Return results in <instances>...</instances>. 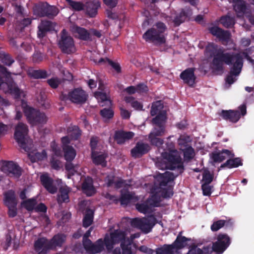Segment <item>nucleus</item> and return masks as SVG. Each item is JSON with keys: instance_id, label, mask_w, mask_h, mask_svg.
<instances>
[{"instance_id": "2eb2a0df", "label": "nucleus", "mask_w": 254, "mask_h": 254, "mask_svg": "<svg viewBox=\"0 0 254 254\" xmlns=\"http://www.w3.org/2000/svg\"><path fill=\"white\" fill-rule=\"evenodd\" d=\"M68 98L72 102L83 103L87 99V94L82 89L77 88L69 93Z\"/></svg>"}, {"instance_id": "bf43d9fd", "label": "nucleus", "mask_w": 254, "mask_h": 254, "mask_svg": "<svg viewBox=\"0 0 254 254\" xmlns=\"http://www.w3.org/2000/svg\"><path fill=\"white\" fill-rule=\"evenodd\" d=\"M65 168L69 174L71 175H73L74 172L77 171V167L74 166L71 163H67L65 166Z\"/></svg>"}, {"instance_id": "473e14b6", "label": "nucleus", "mask_w": 254, "mask_h": 254, "mask_svg": "<svg viewBox=\"0 0 254 254\" xmlns=\"http://www.w3.org/2000/svg\"><path fill=\"white\" fill-rule=\"evenodd\" d=\"M4 203L6 206L10 205H16L17 201L15 197L14 193L12 190H9L4 194Z\"/></svg>"}, {"instance_id": "c85d7f7f", "label": "nucleus", "mask_w": 254, "mask_h": 254, "mask_svg": "<svg viewBox=\"0 0 254 254\" xmlns=\"http://www.w3.org/2000/svg\"><path fill=\"white\" fill-rule=\"evenodd\" d=\"M82 188L84 192L88 196L92 195L95 192V189L92 185V180L90 178L88 177L85 179Z\"/></svg>"}, {"instance_id": "58836bf2", "label": "nucleus", "mask_w": 254, "mask_h": 254, "mask_svg": "<svg viewBox=\"0 0 254 254\" xmlns=\"http://www.w3.org/2000/svg\"><path fill=\"white\" fill-rule=\"evenodd\" d=\"M93 212L91 210H87L83 220V225L85 227L89 226L92 223Z\"/></svg>"}, {"instance_id": "0e129e2a", "label": "nucleus", "mask_w": 254, "mask_h": 254, "mask_svg": "<svg viewBox=\"0 0 254 254\" xmlns=\"http://www.w3.org/2000/svg\"><path fill=\"white\" fill-rule=\"evenodd\" d=\"M8 130V127L7 126L0 123V137L6 133Z\"/></svg>"}, {"instance_id": "f8f14e48", "label": "nucleus", "mask_w": 254, "mask_h": 254, "mask_svg": "<svg viewBox=\"0 0 254 254\" xmlns=\"http://www.w3.org/2000/svg\"><path fill=\"white\" fill-rule=\"evenodd\" d=\"M1 170L4 173L14 178H17L21 175L20 169L12 162H3Z\"/></svg>"}, {"instance_id": "a18cd8bd", "label": "nucleus", "mask_w": 254, "mask_h": 254, "mask_svg": "<svg viewBox=\"0 0 254 254\" xmlns=\"http://www.w3.org/2000/svg\"><path fill=\"white\" fill-rule=\"evenodd\" d=\"M68 5L73 9L80 10L84 9L83 5L80 2H76L71 0H65Z\"/></svg>"}, {"instance_id": "4d7b16f0", "label": "nucleus", "mask_w": 254, "mask_h": 254, "mask_svg": "<svg viewBox=\"0 0 254 254\" xmlns=\"http://www.w3.org/2000/svg\"><path fill=\"white\" fill-rule=\"evenodd\" d=\"M120 114L122 118L125 119H128L130 116V112L128 110L124 109L123 107H120Z\"/></svg>"}, {"instance_id": "680f3d73", "label": "nucleus", "mask_w": 254, "mask_h": 254, "mask_svg": "<svg viewBox=\"0 0 254 254\" xmlns=\"http://www.w3.org/2000/svg\"><path fill=\"white\" fill-rule=\"evenodd\" d=\"M104 2L110 7H114L116 6L118 0H103Z\"/></svg>"}, {"instance_id": "864d4df0", "label": "nucleus", "mask_w": 254, "mask_h": 254, "mask_svg": "<svg viewBox=\"0 0 254 254\" xmlns=\"http://www.w3.org/2000/svg\"><path fill=\"white\" fill-rule=\"evenodd\" d=\"M49 84L52 88H57L61 82V81L56 77H53L48 80Z\"/></svg>"}, {"instance_id": "a19ab883", "label": "nucleus", "mask_w": 254, "mask_h": 254, "mask_svg": "<svg viewBox=\"0 0 254 254\" xmlns=\"http://www.w3.org/2000/svg\"><path fill=\"white\" fill-rule=\"evenodd\" d=\"M69 192L68 188L61 189L60 190V195L58 196V200L59 202H67L68 200V193Z\"/></svg>"}, {"instance_id": "338daca9", "label": "nucleus", "mask_w": 254, "mask_h": 254, "mask_svg": "<svg viewBox=\"0 0 254 254\" xmlns=\"http://www.w3.org/2000/svg\"><path fill=\"white\" fill-rule=\"evenodd\" d=\"M138 92L144 93L148 91V88L146 85L144 84H139L137 86Z\"/></svg>"}, {"instance_id": "e433bc0d", "label": "nucleus", "mask_w": 254, "mask_h": 254, "mask_svg": "<svg viewBox=\"0 0 254 254\" xmlns=\"http://www.w3.org/2000/svg\"><path fill=\"white\" fill-rule=\"evenodd\" d=\"M242 165L241 160L238 158H235L234 159H228L226 163L221 165V168H224L227 167L229 168L238 167L239 166Z\"/></svg>"}, {"instance_id": "72a5a7b5", "label": "nucleus", "mask_w": 254, "mask_h": 254, "mask_svg": "<svg viewBox=\"0 0 254 254\" xmlns=\"http://www.w3.org/2000/svg\"><path fill=\"white\" fill-rule=\"evenodd\" d=\"M158 179L160 182L161 185H165L168 182L173 181L175 176L170 172H166L158 176Z\"/></svg>"}, {"instance_id": "49530a36", "label": "nucleus", "mask_w": 254, "mask_h": 254, "mask_svg": "<svg viewBox=\"0 0 254 254\" xmlns=\"http://www.w3.org/2000/svg\"><path fill=\"white\" fill-rule=\"evenodd\" d=\"M100 113L105 121L112 118L114 116V112L111 109H104L101 111Z\"/></svg>"}, {"instance_id": "4468645a", "label": "nucleus", "mask_w": 254, "mask_h": 254, "mask_svg": "<svg viewBox=\"0 0 254 254\" xmlns=\"http://www.w3.org/2000/svg\"><path fill=\"white\" fill-rule=\"evenodd\" d=\"M98 139L96 137H93L91 139L90 145L92 150V158L93 162L95 164H103V161H99L98 158L102 157V160H104L105 156L103 154L98 155V151H101L102 146L98 144Z\"/></svg>"}, {"instance_id": "09e8293b", "label": "nucleus", "mask_w": 254, "mask_h": 254, "mask_svg": "<svg viewBox=\"0 0 254 254\" xmlns=\"http://www.w3.org/2000/svg\"><path fill=\"white\" fill-rule=\"evenodd\" d=\"M184 158L186 160L192 158L194 155V150L191 147H188L184 151Z\"/></svg>"}, {"instance_id": "ea45409f", "label": "nucleus", "mask_w": 254, "mask_h": 254, "mask_svg": "<svg viewBox=\"0 0 254 254\" xmlns=\"http://www.w3.org/2000/svg\"><path fill=\"white\" fill-rule=\"evenodd\" d=\"M171 245H164L157 249L156 254H173L175 252Z\"/></svg>"}, {"instance_id": "69168bd1", "label": "nucleus", "mask_w": 254, "mask_h": 254, "mask_svg": "<svg viewBox=\"0 0 254 254\" xmlns=\"http://www.w3.org/2000/svg\"><path fill=\"white\" fill-rule=\"evenodd\" d=\"M2 62L6 65H10L13 62V61L10 56L7 55L5 56L2 59Z\"/></svg>"}, {"instance_id": "c03bdc74", "label": "nucleus", "mask_w": 254, "mask_h": 254, "mask_svg": "<svg viewBox=\"0 0 254 254\" xmlns=\"http://www.w3.org/2000/svg\"><path fill=\"white\" fill-rule=\"evenodd\" d=\"M21 204L23 207L26 208L27 210H31L35 208L36 200L35 199H29L23 201Z\"/></svg>"}, {"instance_id": "1a4fd4ad", "label": "nucleus", "mask_w": 254, "mask_h": 254, "mask_svg": "<svg viewBox=\"0 0 254 254\" xmlns=\"http://www.w3.org/2000/svg\"><path fill=\"white\" fill-rule=\"evenodd\" d=\"M91 229L85 234L83 239V245L87 252L92 254L101 252L104 250V243L102 240H99L95 244H92L91 241L87 239L91 233Z\"/></svg>"}, {"instance_id": "c9c22d12", "label": "nucleus", "mask_w": 254, "mask_h": 254, "mask_svg": "<svg viewBox=\"0 0 254 254\" xmlns=\"http://www.w3.org/2000/svg\"><path fill=\"white\" fill-rule=\"evenodd\" d=\"M64 156L67 161H72L76 156V151L71 146H67L64 148Z\"/></svg>"}, {"instance_id": "79ce46f5", "label": "nucleus", "mask_w": 254, "mask_h": 254, "mask_svg": "<svg viewBox=\"0 0 254 254\" xmlns=\"http://www.w3.org/2000/svg\"><path fill=\"white\" fill-rule=\"evenodd\" d=\"M102 63H105V64H108L110 65L117 72L121 71V67L118 63H115L107 59H101L99 61V63L102 64Z\"/></svg>"}, {"instance_id": "5fc2aeb1", "label": "nucleus", "mask_w": 254, "mask_h": 254, "mask_svg": "<svg viewBox=\"0 0 254 254\" xmlns=\"http://www.w3.org/2000/svg\"><path fill=\"white\" fill-rule=\"evenodd\" d=\"M11 237L10 235H7L5 240L1 242V246L4 250H7L10 245Z\"/></svg>"}, {"instance_id": "393cba45", "label": "nucleus", "mask_w": 254, "mask_h": 254, "mask_svg": "<svg viewBox=\"0 0 254 254\" xmlns=\"http://www.w3.org/2000/svg\"><path fill=\"white\" fill-rule=\"evenodd\" d=\"M134 136L132 132H126L124 131H119L115 134V139L118 143L121 144L126 140L131 138Z\"/></svg>"}, {"instance_id": "13d9d810", "label": "nucleus", "mask_w": 254, "mask_h": 254, "mask_svg": "<svg viewBox=\"0 0 254 254\" xmlns=\"http://www.w3.org/2000/svg\"><path fill=\"white\" fill-rule=\"evenodd\" d=\"M132 196L128 193H126L122 196L121 203L122 204H127V203L131 200Z\"/></svg>"}, {"instance_id": "a211bd4d", "label": "nucleus", "mask_w": 254, "mask_h": 254, "mask_svg": "<svg viewBox=\"0 0 254 254\" xmlns=\"http://www.w3.org/2000/svg\"><path fill=\"white\" fill-rule=\"evenodd\" d=\"M184 82L190 86H192L195 83V76L193 68H188L184 71L180 75Z\"/></svg>"}, {"instance_id": "6ab92c4d", "label": "nucleus", "mask_w": 254, "mask_h": 254, "mask_svg": "<svg viewBox=\"0 0 254 254\" xmlns=\"http://www.w3.org/2000/svg\"><path fill=\"white\" fill-rule=\"evenodd\" d=\"M210 32L222 41H229L230 34L228 31H223L217 26H212L209 28Z\"/></svg>"}, {"instance_id": "de8ad7c7", "label": "nucleus", "mask_w": 254, "mask_h": 254, "mask_svg": "<svg viewBox=\"0 0 254 254\" xmlns=\"http://www.w3.org/2000/svg\"><path fill=\"white\" fill-rule=\"evenodd\" d=\"M225 221L224 220H218L214 222L211 226V229L213 231H216L221 228L225 225Z\"/></svg>"}, {"instance_id": "7ed1b4c3", "label": "nucleus", "mask_w": 254, "mask_h": 254, "mask_svg": "<svg viewBox=\"0 0 254 254\" xmlns=\"http://www.w3.org/2000/svg\"><path fill=\"white\" fill-rule=\"evenodd\" d=\"M163 108L162 102L160 101H157L153 104L151 110V115H156V117L153 120V123L155 125V127L150 132L149 138L152 144L157 146L161 145L163 141L157 136H161L165 132L162 125L165 121L166 117L165 112L162 110Z\"/></svg>"}, {"instance_id": "8fccbe9b", "label": "nucleus", "mask_w": 254, "mask_h": 254, "mask_svg": "<svg viewBox=\"0 0 254 254\" xmlns=\"http://www.w3.org/2000/svg\"><path fill=\"white\" fill-rule=\"evenodd\" d=\"M58 9L54 6H50L47 4L46 10V16H54L58 13Z\"/></svg>"}, {"instance_id": "cd10ccee", "label": "nucleus", "mask_w": 254, "mask_h": 254, "mask_svg": "<svg viewBox=\"0 0 254 254\" xmlns=\"http://www.w3.org/2000/svg\"><path fill=\"white\" fill-rule=\"evenodd\" d=\"M95 97L98 100V102L101 104L102 106H110L111 101L109 97L106 92H97L95 93Z\"/></svg>"}, {"instance_id": "412c9836", "label": "nucleus", "mask_w": 254, "mask_h": 254, "mask_svg": "<svg viewBox=\"0 0 254 254\" xmlns=\"http://www.w3.org/2000/svg\"><path fill=\"white\" fill-rule=\"evenodd\" d=\"M157 206V203L152 202V199H150L146 202L137 204L136 208L139 212L143 213H147L152 211V207Z\"/></svg>"}, {"instance_id": "0eeeda50", "label": "nucleus", "mask_w": 254, "mask_h": 254, "mask_svg": "<svg viewBox=\"0 0 254 254\" xmlns=\"http://www.w3.org/2000/svg\"><path fill=\"white\" fill-rule=\"evenodd\" d=\"M6 69L2 66H0V88L5 92H10L15 94L18 97L20 94V90L17 88L13 87L11 80L8 76Z\"/></svg>"}, {"instance_id": "2f4dec72", "label": "nucleus", "mask_w": 254, "mask_h": 254, "mask_svg": "<svg viewBox=\"0 0 254 254\" xmlns=\"http://www.w3.org/2000/svg\"><path fill=\"white\" fill-rule=\"evenodd\" d=\"M47 3H40L35 5L33 8L34 14L38 16H46Z\"/></svg>"}, {"instance_id": "6e6552de", "label": "nucleus", "mask_w": 254, "mask_h": 254, "mask_svg": "<svg viewBox=\"0 0 254 254\" xmlns=\"http://www.w3.org/2000/svg\"><path fill=\"white\" fill-rule=\"evenodd\" d=\"M155 224V219L153 216L147 218H135L131 221V225L139 228L145 233L149 232Z\"/></svg>"}, {"instance_id": "f704fd0d", "label": "nucleus", "mask_w": 254, "mask_h": 254, "mask_svg": "<svg viewBox=\"0 0 254 254\" xmlns=\"http://www.w3.org/2000/svg\"><path fill=\"white\" fill-rule=\"evenodd\" d=\"M124 100L127 103L130 104L131 106L135 110H141L142 109V104L140 102L135 100V99L132 97H125Z\"/></svg>"}, {"instance_id": "423d86ee", "label": "nucleus", "mask_w": 254, "mask_h": 254, "mask_svg": "<svg viewBox=\"0 0 254 254\" xmlns=\"http://www.w3.org/2000/svg\"><path fill=\"white\" fill-rule=\"evenodd\" d=\"M23 108L27 119L32 125H37L47 122L48 119L45 114L40 113L26 105H24Z\"/></svg>"}, {"instance_id": "e2e57ef3", "label": "nucleus", "mask_w": 254, "mask_h": 254, "mask_svg": "<svg viewBox=\"0 0 254 254\" xmlns=\"http://www.w3.org/2000/svg\"><path fill=\"white\" fill-rule=\"evenodd\" d=\"M125 92L127 93L128 94H132L135 93L136 92H138L137 87L134 86H129L127 87L125 90Z\"/></svg>"}, {"instance_id": "ddd939ff", "label": "nucleus", "mask_w": 254, "mask_h": 254, "mask_svg": "<svg viewBox=\"0 0 254 254\" xmlns=\"http://www.w3.org/2000/svg\"><path fill=\"white\" fill-rule=\"evenodd\" d=\"M230 244V239L226 235H219L218 236L217 241L214 243L212 247L213 250L218 253H222Z\"/></svg>"}, {"instance_id": "b1692460", "label": "nucleus", "mask_w": 254, "mask_h": 254, "mask_svg": "<svg viewBox=\"0 0 254 254\" xmlns=\"http://www.w3.org/2000/svg\"><path fill=\"white\" fill-rule=\"evenodd\" d=\"M100 6V3L98 0L87 3L85 6L87 14L91 17L95 16L97 13V9Z\"/></svg>"}, {"instance_id": "6e6d98bb", "label": "nucleus", "mask_w": 254, "mask_h": 254, "mask_svg": "<svg viewBox=\"0 0 254 254\" xmlns=\"http://www.w3.org/2000/svg\"><path fill=\"white\" fill-rule=\"evenodd\" d=\"M208 184L205 183L202 185L203 194L204 195H210L211 193V187Z\"/></svg>"}, {"instance_id": "dca6fc26", "label": "nucleus", "mask_w": 254, "mask_h": 254, "mask_svg": "<svg viewBox=\"0 0 254 254\" xmlns=\"http://www.w3.org/2000/svg\"><path fill=\"white\" fill-rule=\"evenodd\" d=\"M234 154L228 150L215 151L210 154V159L214 162L220 163L223 160L234 156Z\"/></svg>"}, {"instance_id": "aec40b11", "label": "nucleus", "mask_w": 254, "mask_h": 254, "mask_svg": "<svg viewBox=\"0 0 254 254\" xmlns=\"http://www.w3.org/2000/svg\"><path fill=\"white\" fill-rule=\"evenodd\" d=\"M35 249L39 254H45L48 249L50 248L49 242L44 238L38 240L35 243Z\"/></svg>"}, {"instance_id": "39448f33", "label": "nucleus", "mask_w": 254, "mask_h": 254, "mask_svg": "<svg viewBox=\"0 0 254 254\" xmlns=\"http://www.w3.org/2000/svg\"><path fill=\"white\" fill-rule=\"evenodd\" d=\"M166 30V26L164 23L158 22L147 31L143 37L146 41H151L157 44H163L166 41L165 32Z\"/></svg>"}, {"instance_id": "4c0bfd02", "label": "nucleus", "mask_w": 254, "mask_h": 254, "mask_svg": "<svg viewBox=\"0 0 254 254\" xmlns=\"http://www.w3.org/2000/svg\"><path fill=\"white\" fill-rule=\"evenodd\" d=\"M64 240L65 236L63 235L55 236L51 241L49 242L50 248H53L57 246H61Z\"/></svg>"}, {"instance_id": "9d476101", "label": "nucleus", "mask_w": 254, "mask_h": 254, "mask_svg": "<svg viewBox=\"0 0 254 254\" xmlns=\"http://www.w3.org/2000/svg\"><path fill=\"white\" fill-rule=\"evenodd\" d=\"M59 45L62 50L65 53L70 54L75 51L72 38L68 36L67 32L64 30L63 31Z\"/></svg>"}, {"instance_id": "5701e85b", "label": "nucleus", "mask_w": 254, "mask_h": 254, "mask_svg": "<svg viewBox=\"0 0 254 254\" xmlns=\"http://www.w3.org/2000/svg\"><path fill=\"white\" fill-rule=\"evenodd\" d=\"M149 149V146L147 144L138 143L131 150V154L134 157H139L142 154L146 153Z\"/></svg>"}, {"instance_id": "3c124183", "label": "nucleus", "mask_w": 254, "mask_h": 254, "mask_svg": "<svg viewBox=\"0 0 254 254\" xmlns=\"http://www.w3.org/2000/svg\"><path fill=\"white\" fill-rule=\"evenodd\" d=\"M203 181L206 184H209L212 181V176L210 173L207 170H205L203 174Z\"/></svg>"}, {"instance_id": "4be33fe9", "label": "nucleus", "mask_w": 254, "mask_h": 254, "mask_svg": "<svg viewBox=\"0 0 254 254\" xmlns=\"http://www.w3.org/2000/svg\"><path fill=\"white\" fill-rule=\"evenodd\" d=\"M30 159L33 162L43 160L47 157V153L42 149L34 150L28 154Z\"/></svg>"}, {"instance_id": "603ef678", "label": "nucleus", "mask_w": 254, "mask_h": 254, "mask_svg": "<svg viewBox=\"0 0 254 254\" xmlns=\"http://www.w3.org/2000/svg\"><path fill=\"white\" fill-rule=\"evenodd\" d=\"M29 74L34 78H41L45 76V73L40 70H34Z\"/></svg>"}, {"instance_id": "f03ea898", "label": "nucleus", "mask_w": 254, "mask_h": 254, "mask_svg": "<svg viewBox=\"0 0 254 254\" xmlns=\"http://www.w3.org/2000/svg\"><path fill=\"white\" fill-rule=\"evenodd\" d=\"M156 166L160 169H177L179 173L183 170V164L179 152L175 149L174 144L167 145L161 152V156L157 158Z\"/></svg>"}, {"instance_id": "20e7f679", "label": "nucleus", "mask_w": 254, "mask_h": 254, "mask_svg": "<svg viewBox=\"0 0 254 254\" xmlns=\"http://www.w3.org/2000/svg\"><path fill=\"white\" fill-rule=\"evenodd\" d=\"M127 234L120 230L115 231L110 235H106L104 242L108 250H110L113 248L116 244L122 241L121 246L122 248V254H132L130 248L131 242L132 240L139 236L138 234H134L130 237V240L127 239Z\"/></svg>"}, {"instance_id": "052dcab7", "label": "nucleus", "mask_w": 254, "mask_h": 254, "mask_svg": "<svg viewBox=\"0 0 254 254\" xmlns=\"http://www.w3.org/2000/svg\"><path fill=\"white\" fill-rule=\"evenodd\" d=\"M16 205H10L9 206H7L8 208V214L10 217H14L16 214Z\"/></svg>"}, {"instance_id": "bb28decb", "label": "nucleus", "mask_w": 254, "mask_h": 254, "mask_svg": "<svg viewBox=\"0 0 254 254\" xmlns=\"http://www.w3.org/2000/svg\"><path fill=\"white\" fill-rule=\"evenodd\" d=\"M75 36L83 40H87L89 37V34L84 28H80L76 25H73L71 29Z\"/></svg>"}, {"instance_id": "37998d69", "label": "nucleus", "mask_w": 254, "mask_h": 254, "mask_svg": "<svg viewBox=\"0 0 254 254\" xmlns=\"http://www.w3.org/2000/svg\"><path fill=\"white\" fill-rule=\"evenodd\" d=\"M220 21V23L226 27H231L235 23L234 19L228 15L221 17Z\"/></svg>"}, {"instance_id": "a878e982", "label": "nucleus", "mask_w": 254, "mask_h": 254, "mask_svg": "<svg viewBox=\"0 0 254 254\" xmlns=\"http://www.w3.org/2000/svg\"><path fill=\"white\" fill-rule=\"evenodd\" d=\"M221 116L226 120H229L231 122L236 123L240 118V115L238 111L232 110L222 111Z\"/></svg>"}, {"instance_id": "f3484780", "label": "nucleus", "mask_w": 254, "mask_h": 254, "mask_svg": "<svg viewBox=\"0 0 254 254\" xmlns=\"http://www.w3.org/2000/svg\"><path fill=\"white\" fill-rule=\"evenodd\" d=\"M41 181L49 192L54 193L57 191V183L54 182L47 174H43L41 176Z\"/></svg>"}, {"instance_id": "c756f323", "label": "nucleus", "mask_w": 254, "mask_h": 254, "mask_svg": "<svg viewBox=\"0 0 254 254\" xmlns=\"http://www.w3.org/2000/svg\"><path fill=\"white\" fill-rule=\"evenodd\" d=\"M233 3L234 8L237 12L238 16L244 14L246 9L244 2L242 0H229Z\"/></svg>"}, {"instance_id": "f257e3e1", "label": "nucleus", "mask_w": 254, "mask_h": 254, "mask_svg": "<svg viewBox=\"0 0 254 254\" xmlns=\"http://www.w3.org/2000/svg\"><path fill=\"white\" fill-rule=\"evenodd\" d=\"M205 55L206 56H214L212 63V68L214 69H220L224 63L227 64H233V67L231 70L230 75L226 78V82L229 84H232L236 80V76L239 74L243 65L242 57H245L250 60L248 55L243 53V55L233 56L230 53L217 51L215 45L209 44L206 48Z\"/></svg>"}, {"instance_id": "774afa93", "label": "nucleus", "mask_w": 254, "mask_h": 254, "mask_svg": "<svg viewBox=\"0 0 254 254\" xmlns=\"http://www.w3.org/2000/svg\"><path fill=\"white\" fill-rule=\"evenodd\" d=\"M35 209L36 211L40 212H45L47 209L46 206L43 203L39 204Z\"/></svg>"}, {"instance_id": "9b49d317", "label": "nucleus", "mask_w": 254, "mask_h": 254, "mask_svg": "<svg viewBox=\"0 0 254 254\" xmlns=\"http://www.w3.org/2000/svg\"><path fill=\"white\" fill-rule=\"evenodd\" d=\"M27 132V127L23 123H19L15 127L14 137L21 147L25 150H26V147L25 144Z\"/></svg>"}, {"instance_id": "7c9ffc66", "label": "nucleus", "mask_w": 254, "mask_h": 254, "mask_svg": "<svg viewBox=\"0 0 254 254\" xmlns=\"http://www.w3.org/2000/svg\"><path fill=\"white\" fill-rule=\"evenodd\" d=\"M53 28L52 24L49 21H43L39 26L38 36L40 38L45 36L46 31L50 30Z\"/></svg>"}]
</instances>
